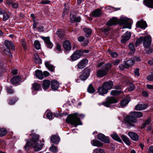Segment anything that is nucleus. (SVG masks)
Returning <instances> with one entry per match:
<instances>
[{"instance_id":"1","label":"nucleus","mask_w":153,"mask_h":153,"mask_svg":"<svg viewBox=\"0 0 153 153\" xmlns=\"http://www.w3.org/2000/svg\"><path fill=\"white\" fill-rule=\"evenodd\" d=\"M30 135L32 137V139L26 140L27 143L24 147L25 149L27 150L30 147H31L35 151H39L44 146L43 143H39V136L34 133H31Z\"/></svg>"},{"instance_id":"2","label":"nucleus","mask_w":153,"mask_h":153,"mask_svg":"<svg viewBox=\"0 0 153 153\" xmlns=\"http://www.w3.org/2000/svg\"><path fill=\"white\" fill-rule=\"evenodd\" d=\"M117 24H119L120 25H124L126 26L124 27L123 28H128L131 29V27H129L128 26H130V24L128 22V19L126 18H122L120 19H118L115 17L112 18L111 19L108 21L106 25L108 26L107 27L104 28L103 30V31L106 35H107V33L110 29V26L113 25H115Z\"/></svg>"},{"instance_id":"3","label":"nucleus","mask_w":153,"mask_h":153,"mask_svg":"<svg viewBox=\"0 0 153 153\" xmlns=\"http://www.w3.org/2000/svg\"><path fill=\"white\" fill-rule=\"evenodd\" d=\"M143 114L140 112L134 111L131 113V116H128L125 118L126 123L129 125L127 128H129L131 126H134L133 123L137 122V120L135 118H140L142 117Z\"/></svg>"},{"instance_id":"4","label":"nucleus","mask_w":153,"mask_h":153,"mask_svg":"<svg viewBox=\"0 0 153 153\" xmlns=\"http://www.w3.org/2000/svg\"><path fill=\"white\" fill-rule=\"evenodd\" d=\"M65 121L67 123L74 126L75 127L78 125H82V123L76 114L68 116Z\"/></svg>"},{"instance_id":"5","label":"nucleus","mask_w":153,"mask_h":153,"mask_svg":"<svg viewBox=\"0 0 153 153\" xmlns=\"http://www.w3.org/2000/svg\"><path fill=\"white\" fill-rule=\"evenodd\" d=\"M111 67L112 65L110 64H105L102 69H99L96 71L97 76L99 78H102L106 75Z\"/></svg>"},{"instance_id":"6","label":"nucleus","mask_w":153,"mask_h":153,"mask_svg":"<svg viewBox=\"0 0 153 153\" xmlns=\"http://www.w3.org/2000/svg\"><path fill=\"white\" fill-rule=\"evenodd\" d=\"M4 53L9 56V57H11L12 55L10 52V49L14 50L15 49L13 43L9 41L6 40L4 42Z\"/></svg>"},{"instance_id":"7","label":"nucleus","mask_w":153,"mask_h":153,"mask_svg":"<svg viewBox=\"0 0 153 153\" xmlns=\"http://www.w3.org/2000/svg\"><path fill=\"white\" fill-rule=\"evenodd\" d=\"M118 102L117 99L114 97H108L106 101L102 103L101 104L99 103V105H103L106 107H109L111 105Z\"/></svg>"},{"instance_id":"8","label":"nucleus","mask_w":153,"mask_h":153,"mask_svg":"<svg viewBox=\"0 0 153 153\" xmlns=\"http://www.w3.org/2000/svg\"><path fill=\"white\" fill-rule=\"evenodd\" d=\"M83 54V51L80 50L75 51L71 56L70 60L74 61L77 60Z\"/></svg>"},{"instance_id":"9","label":"nucleus","mask_w":153,"mask_h":153,"mask_svg":"<svg viewBox=\"0 0 153 153\" xmlns=\"http://www.w3.org/2000/svg\"><path fill=\"white\" fill-rule=\"evenodd\" d=\"M90 69L85 68L82 71V74L79 76L80 79L82 80H86L90 75Z\"/></svg>"},{"instance_id":"10","label":"nucleus","mask_w":153,"mask_h":153,"mask_svg":"<svg viewBox=\"0 0 153 153\" xmlns=\"http://www.w3.org/2000/svg\"><path fill=\"white\" fill-rule=\"evenodd\" d=\"M151 42L152 39L150 36L147 35L143 37V45L145 48H149L151 45Z\"/></svg>"},{"instance_id":"11","label":"nucleus","mask_w":153,"mask_h":153,"mask_svg":"<svg viewBox=\"0 0 153 153\" xmlns=\"http://www.w3.org/2000/svg\"><path fill=\"white\" fill-rule=\"evenodd\" d=\"M97 138L106 143H109L110 140L108 137H107L102 134H99L97 135Z\"/></svg>"},{"instance_id":"12","label":"nucleus","mask_w":153,"mask_h":153,"mask_svg":"<svg viewBox=\"0 0 153 153\" xmlns=\"http://www.w3.org/2000/svg\"><path fill=\"white\" fill-rule=\"evenodd\" d=\"M42 38L44 40L46 47L49 48H52L53 45L51 42L50 38L48 37H45L42 36Z\"/></svg>"},{"instance_id":"13","label":"nucleus","mask_w":153,"mask_h":153,"mask_svg":"<svg viewBox=\"0 0 153 153\" xmlns=\"http://www.w3.org/2000/svg\"><path fill=\"white\" fill-rule=\"evenodd\" d=\"M131 36V33L129 32H126L122 36L121 42L123 43H125L128 40Z\"/></svg>"},{"instance_id":"14","label":"nucleus","mask_w":153,"mask_h":153,"mask_svg":"<svg viewBox=\"0 0 153 153\" xmlns=\"http://www.w3.org/2000/svg\"><path fill=\"white\" fill-rule=\"evenodd\" d=\"M21 80V76H16L13 77L10 80L11 83L14 85H17Z\"/></svg>"},{"instance_id":"15","label":"nucleus","mask_w":153,"mask_h":153,"mask_svg":"<svg viewBox=\"0 0 153 153\" xmlns=\"http://www.w3.org/2000/svg\"><path fill=\"white\" fill-rule=\"evenodd\" d=\"M88 60L84 59L79 61L77 65V68L79 69H82L84 68L88 63Z\"/></svg>"},{"instance_id":"16","label":"nucleus","mask_w":153,"mask_h":153,"mask_svg":"<svg viewBox=\"0 0 153 153\" xmlns=\"http://www.w3.org/2000/svg\"><path fill=\"white\" fill-rule=\"evenodd\" d=\"M59 82L57 81L54 80L51 81V87L52 90L56 91L59 87Z\"/></svg>"},{"instance_id":"17","label":"nucleus","mask_w":153,"mask_h":153,"mask_svg":"<svg viewBox=\"0 0 153 153\" xmlns=\"http://www.w3.org/2000/svg\"><path fill=\"white\" fill-rule=\"evenodd\" d=\"M137 27L143 29H145L147 26L146 22L143 21H138L136 23Z\"/></svg>"},{"instance_id":"18","label":"nucleus","mask_w":153,"mask_h":153,"mask_svg":"<svg viewBox=\"0 0 153 153\" xmlns=\"http://www.w3.org/2000/svg\"><path fill=\"white\" fill-rule=\"evenodd\" d=\"M128 135L133 140L137 141L139 140V136L135 133L132 131H129L128 133Z\"/></svg>"},{"instance_id":"19","label":"nucleus","mask_w":153,"mask_h":153,"mask_svg":"<svg viewBox=\"0 0 153 153\" xmlns=\"http://www.w3.org/2000/svg\"><path fill=\"white\" fill-rule=\"evenodd\" d=\"M102 85L108 90L112 88L113 83L112 81L111 80H109L108 82H104Z\"/></svg>"},{"instance_id":"20","label":"nucleus","mask_w":153,"mask_h":153,"mask_svg":"<svg viewBox=\"0 0 153 153\" xmlns=\"http://www.w3.org/2000/svg\"><path fill=\"white\" fill-rule=\"evenodd\" d=\"M98 90L99 94L102 95L107 94L108 91V90L102 85L98 88Z\"/></svg>"},{"instance_id":"21","label":"nucleus","mask_w":153,"mask_h":153,"mask_svg":"<svg viewBox=\"0 0 153 153\" xmlns=\"http://www.w3.org/2000/svg\"><path fill=\"white\" fill-rule=\"evenodd\" d=\"M50 85V81L48 80H45L43 81L42 87L44 90L48 89Z\"/></svg>"},{"instance_id":"22","label":"nucleus","mask_w":153,"mask_h":153,"mask_svg":"<svg viewBox=\"0 0 153 153\" xmlns=\"http://www.w3.org/2000/svg\"><path fill=\"white\" fill-rule=\"evenodd\" d=\"M101 10L100 9H96L92 12L91 14L93 17H99L101 14Z\"/></svg>"},{"instance_id":"23","label":"nucleus","mask_w":153,"mask_h":153,"mask_svg":"<svg viewBox=\"0 0 153 153\" xmlns=\"http://www.w3.org/2000/svg\"><path fill=\"white\" fill-rule=\"evenodd\" d=\"M70 18L71 23L74 22H79L81 19L80 16L76 17L75 15H71Z\"/></svg>"},{"instance_id":"24","label":"nucleus","mask_w":153,"mask_h":153,"mask_svg":"<svg viewBox=\"0 0 153 153\" xmlns=\"http://www.w3.org/2000/svg\"><path fill=\"white\" fill-rule=\"evenodd\" d=\"M144 4L147 7L153 8V0H144Z\"/></svg>"},{"instance_id":"25","label":"nucleus","mask_w":153,"mask_h":153,"mask_svg":"<svg viewBox=\"0 0 153 153\" xmlns=\"http://www.w3.org/2000/svg\"><path fill=\"white\" fill-rule=\"evenodd\" d=\"M147 106L145 104H138L135 107V109L136 110H142L146 109Z\"/></svg>"},{"instance_id":"26","label":"nucleus","mask_w":153,"mask_h":153,"mask_svg":"<svg viewBox=\"0 0 153 153\" xmlns=\"http://www.w3.org/2000/svg\"><path fill=\"white\" fill-rule=\"evenodd\" d=\"M42 88L40 84L36 83L32 85V90L35 91H39Z\"/></svg>"},{"instance_id":"27","label":"nucleus","mask_w":153,"mask_h":153,"mask_svg":"<svg viewBox=\"0 0 153 153\" xmlns=\"http://www.w3.org/2000/svg\"><path fill=\"white\" fill-rule=\"evenodd\" d=\"M130 100V98L128 97L122 100L120 102V105L122 107L126 106L129 102Z\"/></svg>"},{"instance_id":"28","label":"nucleus","mask_w":153,"mask_h":153,"mask_svg":"<svg viewBox=\"0 0 153 153\" xmlns=\"http://www.w3.org/2000/svg\"><path fill=\"white\" fill-rule=\"evenodd\" d=\"M35 73L36 76L39 79L42 80L44 78L43 73L41 71L37 70L35 71Z\"/></svg>"},{"instance_id":"29","label":"nucleus","mask_w":153,"mask_h":153,"mask_svg":"<svg viewBox=\"0 0 153 153\" xmlns=\"http://www.w3.org/2000/svg\"><path fill=\"white\" fill-rule=\"evenodd\" d=\"M134 62L131 59L126 61L125 62V67L128 69L129 67L132 66L134 64Z\"/></svg>"},{"instance_id":"30","label":"nucleus","mask_w":153,"mask_h":153,"mask_svg":"<svg viewBox=\"0 0 153 153\" xmlns=\"http://www.w3.org/2000/svg\"><path fill=\"white\" fill-rule=\"evenodd\" d=\"M65 49L66 51H70L71 49V46L70 42L68 41H66L63 44Z\"/></svg>"},{"instance_id":"31","label":"nucleus","mask_w":153,"mask_h":153,"mask_svg":"<svg viewBox=\"0 0 153 153\" xmlns=\"http://www.w3.org/2000/svg\"><path fill=\"white\" fill-rule=\"evenodd\" d=\"M91 144L93 146L97 147H101L103 146V143L97 140H92L91 141Z\"/></svg>"},{"instance_id":"32","label":"nucleus","mask_w":153,"mask_h":153,"mask_svg":"<svg viewBox=\"0 0 153 153\" xmlns=\"http://www.w3.org/2000/svg\"><path fill=\"white\" fill-rule=\"evenodd\" d=\"M45 66L51 71L53 72L54 71V67L53 65L50 64V62L45 61Z\"/></svg>"},{"instance_id":"33","label":"nucleus","mask_w":153,"mask_h":153,"mask_svg":"<svg viewBox=\"0 0 153 153\" xmlns=\"http://www.w3.org/2000/svg\"><path fill=\"white\" fill-rule=\"evenodd\" d=\"M60 140V138L59 137L56 135L53 136L51 139V140L52 142L56 144L58 143Z\"/></svg>"},{"instance_id":"34","label":"nucleus","mask_w":153,"mask_h":153,"mask_svg":"<svg viewBox=\"0 0 153 153\" xmlns=\"http://www.w3.org/2000/svg\"><path fill=\"white\" fill-rule=\"evenodd\" d=\"M121 137L123 141L126 144L128 145H130L131 142L128 137L123 134L121 135Z\"/></svg>"},{"instance_id":"35","label":"nucleus","mask_w":153,"mask_h":153,"mask_svg":"<svg viewBox=\"0 0 153 153\" xmlns=\"http://www.w3.org/2000/svg\"><path fill=\"white\" fill-rule=\"evenodd\" d=\"M34 60L36 63L40 64L42 63L41 59L39 58V56L37 54H35L34 55Z\"/></svg>"},{"instance_id":"36","label":"nucleus","mask_w":153,"mask_h":153,"mask_svg":"<svg viewBox=\"0 0 153 153\" xmlns=\"http://www.w3.org/2000/svg\"><path fill=\"white\" fill-rule=\"evenodd\" d=\"M56 34L60 39H62L64 36V31L61 29H59L57 31Z\"/></svg>"},{"instance_id":"37","label":"nucleus","mask_w":153,"mask_h":153,"mask_svg":"<svg viewBox=\"0 0 153 153\" xmlns=\"http://www.w3.org/2000/svg\"><path fill=\"white\" fill-rule=\"evenodd\" d=\"M83 30L85 33V36L86 37H89L91 35L92 33L91 29L87 28H85L83 29Z\"/></svg>"},{"instance_id":"38","label":"nucleus","mask_w":153,"mask_h":153,"mask_svg":"<svg viewBox=\"0 0 153 153\" xmlns=\"http://www.w3.org/2000/svg\"><path fill=\"white\" fill-rule=\"evenodd\" d=\"M111 137L113 139L119 142H122L120 137L117 134H113L111 135Z\"/></svg>"},{"instance_id":"39","label":"nucleus","mask_w":153,"mask_h":153,"mask_svg":"<svg viewBox=\"0 0 153 153\" xmlns=\"http://www.w3.org/2000/svg\"><path fill=\"white\" fill-rule=\"evenodd\" d=\"M18 100V98L16 97L10 98L8 101L9 104L12 105L14 104Z\"/></svg>"},{"instance_id":"40","label":"nucleus","mask_w":153,"mask_h":153,"mask_svg":"<svg viewBox=\"0 0 153 153\" xmlns=\"http://www.w3.org/2000/svg\"><path fill=\"white\" fill-rule=\"evenodd\" d=\"M88 91L91 94L94 93L95 91V90L93 85L90 84L88 86L87 89Z\"/></svg>"},{"instance_id":"41","label":"nucleus","mask_w":153,"mask_h":153,"mask_svg":"<svg viewBox=\"0 0 153 153\" xmlns=\"http://www.w3.org/2000/svg\"><path fill=\"white\" fill-rule=\"evenodd\" d=\"M7 131L4 128H0V137H2L5 136L7 133Z\"/></svg>"},{"instance_id":"42","label":"nucleus","mask_w":153,"mask_h":153,"mask_svg":"<svg viewBox=\"0 0 153 153\" xmlns=\"http://www.w3.org/2000/svg\"><path fill=\"white\" fill-rule=\"evenodd\" d=\"M34 46L37 50L41 48V45L39 42L38 40H36L34 42Z\"/></svg>"},{"instance_id":"43","label":"nucleus","mask_w":153,"mask_h":153,"mask_svg":"<svg viewBox=\"0 0 153 153\" xmlns=\"http://www.w3.org/2000/svg\"><path fill=\"white\" fill-rule=\"evenodd\" d=\"M12 87H6V90L7 93L9 94H13L14 92V90L12 88Z\"/></svg>"},{"instance_id":"44","label":"nucleus","mask_w":153,"mask_h":153,"mask_svg":"<svg viewBox=\"0 0 153 153\" xmlns=\"http://www.w3.org/2000/svg\"><path fill=\"white\" fill-rule=\"evenodd\" d=\"M121 90H114L111 91V94L113 95H116L121 93Z\"/></svg>"},{"instance_id":"45","label":"nucleus","mask_w":153,"mask_h":153,"mask_svg":"<svg viewBox=\"0 0 153 153\" xmlns=\"http://www.w3.org/2000/svg\"><path fill=\"white\" fill-rule=\"evenodd\" d=\"M93 153H105L103 149H96L94 150Z\"/></svg>"},{"instance_id":"46","label":"nucleus","mask_w":153,"mask_h":153,"mask_svg":"<svg viewBox=\"0 0 153 153\" xmlns=\"http://www.w3.org/2000/svg\"><path fill=\"white\" fill-rule=\"evenodd\" d=\"M2 15H3V19L4 21L7 20L10 17L9 15L7 14L5 11Z\"/></svg>"},{"instance_id":"47","label":"nucleus","mask_w":153,"mask_h":153,"mask_svg":"<svg viewBox=\"0 0 153 153\" xmlns=\"http://www.w3.org/2000/svg\"><path fill=\"white\" fill-rule=\"evenodd\" d=\"M21 44L25 50H26L27 49V45L26 44V42L24 39H22L21 41Z\"/></svg>"},{"instance_id":"48","label":"nucleus","mask_w":153,"mask_h":153,"mask_svg":"<svg viewBox=\"0 0 153 153\" xmlns=\"http://www.w3.org/2000/svg\"><path fill=\"white\" fill-rule=\"evenodd\" d=\"M108 51L109 54L113 58H115L117 57V53L115 52H111V51L110 50H108Z\"/></svg>"},{"instance_id":"49","label":"nucleus","mask_w":153,"mask_h":153,"mask_svg":"<svg viewBox=\"0 0 153 153\" xmlns=\"http://www.w3.org/2000/svg\"><path fill=\"white\" fill-rule=\"evenodd\" d=\"M128 47L130 50L133 53L135 51V48L134 45L132 43H130L128 45Z\"/></svg>"},{"instance_id":"50","label":"nucleus","mask_w":153,"mask_h":153,"mask_svg":"<svg viewBox=\"0 0 153 153\" xmlns=\"http://www.w3.org/2000/svg\"><path fill=\"white\" fill-rule=\"evenodd\" d=\"M61 45L59 44H57L55 49L57 53H59L61 51Z\"/></svg>"},{"instance_id":"51","label":"nucleus","mask_w":153,"mask_h":153,"mask_svg":"<svg viewBox=\"0 0 153 153\" xmlns=\"http://www.w3.org/2000/svg\"><path fill=\"white\" fill-rule=\"evenodd\" d=\"M144 37H140L136 41V44H140L141 42L143 41Z\"/></svg>"},{"instance_id":"52","label":"nucleus","mask_w":153,"mask_h":153,"mask_svg":"<svg viewBox=\"0 0 153 153\" xmlns=\"http://www.w3.org/2000/svg\"><path fill=\"white\" fill-rule=\"evenodd\" d=\"M151 121V118L150 117H149L146 120L145 122L144 123L143 126L145 127L146 125H148L149 124Z\"/></svg>"},{"instance_id":"53","label":"nucleus","mask_w":153,"mask_h":153,"mask_svg":"<svg viewBox=\"0 0 153 153\" xmlns=\"http://www.w3.org/2000/svg\"><path fill=\"white\" fill-rule=\"evenodd\" d=\"M49 149L54 153H56L57 152V148L55 146H53L51 147Z\"/></svg>"},{"instance_id":"54","label":"nucleus","mask_w":153,"mask_h":153,"mask_svg":"<svg viewBox=\"0 0 153 153\" xmlns=\"http://www.w3.org/2000/svg\"><path fill=\"white\" fill-rule=\"evenodd\" d=\"M46 117L48 118L49 119H52L53 117V114L52 112L51 111L48 112L46 114Z\"/></svg>"},{"instance_id":"55","label":"nucleus","mask_w":153,"mask_h":153,"mask_svg":"<svg viewBox=\"0 0 153 153\" xmlns=\"http://www.w3.org/2000/svg\"><path fill=\"white\" fill-rule=\"evenodd\" d=\"M134 75L136 76H140L139 69L138 68L136 69L134 71Z\"/></svg>"},{"instance_id":"56","label":"nucleus","mask_w":153,"mask_h":153,"mask_svg":"<svg viewBox=\"0 0 153 153\" xmlns=\"http://www.w3.org/2000/svg\"><path fill=\"white\" fill-rule=\"evenodd\" d=\"M134 86L133 84H131L128 88V90L129 91H131L134 90Z\"/></svg>"},{"instance_id":"57","label":"nucleus","mask_w":153,"mask_h":153,"mask_svg":"<svg viewBox=\"0 0 153 153\" xmlns=\"http://www.w3.org/2000/svg\"><path fill=\"white\" fill-rule=\"evenodd\" d=\"M147 79L150 81H153V74L149 75L147 77Z\"/></svg>"},{"instance_id":"58","label":"nucleus","mask_w":153,"mask_h":153,"mask_svg":"<svg viewBox=\"0 0 153 153\" xmlns=\"http://www.w3.org/2000/svg\"><path fill=\"white\" fill-rule=\"evenodd\" d=\"M120 62V60L119 59H116L115 60L113 61L112 62V63L114 65H117Z\"/></svg>"},{"instance_id":"59","label":"nucleus","mask_w":153,"mask_h":153,"mask_svg":"<svg viewBox=\"0 0 153 153\" xmlns=\"http://www.w3.org/2000/svg\"><path fill=\"white\" fill-rule=\"evenodd\" d=\"M108 7H109L108 9H112V10H113L114 11H116L120 10V8H115L111 6H108Z\"/></svg>"},{"instance_id":"60","label":"nucleus","mask_w":153,"mask_h":153,"mask_svg":"<svg viewBox=\"0 0 153 153\" xmlns=\"http://www.w3.org/2000/svg\"><path fill=\"white\" fill-rule=\"evenodd\" d=\"M11 5L12 7L14 8H16L18 7V4L16 3H13Z\"/></svg>"},{"instance_id":"61","label":"nucleus","mask_w":153,"mask_h":153,"mask_svg":"<svg viewBox=\"0 0 153 153\" xmlns=\"http://www.w3.org/2000/svg\"><path fill=\"white\" fill-rule=\"evenodd\" d=\"M85 38L83 36H80L78 38V40L80 42H82L84 41Z\"/></svg>"},{"instance_id":"62","label":"nucleus","mask_w":153,"mask_h":153,"mask_svg":"<svg viewBox=\"0 0 153 153\" xmlns=\"http://www.w3.org/2000/svg\"><path fill=\"white\" fill-rule=\"evenodd\" d=\"M50 1L48 0H43L41 2V3L43 4H46L49 3Z\"/></svg>"},{"instance_id":"63","label":"nucleus","mask_w":153,"mask_h":153,"mask_svg":"<svg viewBox=\"0 0 153 153\" xmlns=\"http://www.w3.org/2000/svg\"><path fill=\"white\" fill-rule=\"evenodd\" d=\"M43 74V76L45 77L48 76L50 75V73L46 71H44Z\"/></svg>"},{"instance_id":"64","label":"nucleus","mask_w":153,"mask_h":153,"mask_svg":"<svg viewBox=\"0 0 153 153\" xmlns=\"http://www.w3.org/2000/svg\"><path fill=\"white\" fill-rule=\"evenodd\" d=\"M149 153H153V146L150 147L149 148Z\"/></svg>"}]
</instances>
